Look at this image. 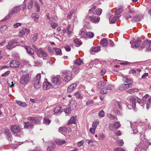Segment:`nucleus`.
<instances>
[{
  "label": "nucleus",
  "mask_w": 151,
  "mask_h": 151,
  "mask_svg": "<svg viewBox=\"0 0 151 151\" xmlns=\"http://www.w3.org/2000/svg\"><path fill=\"white\" fill-rule=\"evenodd\" d=\"M141 140L139 144V147H140L141 149L140 150H145L147 148L149 145L151 144L150 142L148 140L145 139V136L143 135V136L142 137V134H141Z\"/></svg>",
  "instance_id": "1"
},
{
  "label": "nucleus",
  "mask_w": 151,
  "mask_h": 151,
  "mask_svg": "<svg viewBox=\"0 0 151 151\" xmlns=\"http://www.w3.org/2000/svg\"><path fill=\"white\" fill-rule=\"evenodd\" d=\"M61 76L63 81L66 82H68L72 79L71 72L69 71H64L62 73Z\"/></svg>",
  "instance_id": "2"
},
{
  "label": "nucleus",
  "mask_w": 151,
  "mask_h": 151,
  "mask_svg": "<svg viewBox=\"0 0 151 151\" xmlns=\"http://www.w3.org/2000/svg\"><path fill=\"white\" fill-rule=\"evenodd\" d=\"M29 81V74L28 73L23 75L20 79V83L23 85H27Z\"/></svg>",
  "instance_id": "3"
},
{
  "label": "nucleus",
  "mask_w": 151,
  "mask_h": 151,
  "mask_svg": "<svg viewBox=\"0 0 151 151\" xmlns=\"http://www.w3.org/2000/svg\"><path fill=\"white\" fill-rule=\"evenodd\" d=\"M41 77L40 75V74H38L34 80V87L35 88H39L40 87L41 84V83L40 81Z\"/></svg>",
  "instance_id": "4"
},
{
  "label": "nucleus",
  "mask_w": 151,
  "mask_h": 151,
  "mask_svg": "<svg viewBox=\"0 0 151 151\" xmlns=\"http://www.w3.org/2000/svg\"><path fill=\"white\" fill-rule=\"evenodd\" d=\"M19 44V43L17 42L16 40H12L8 42L6 46V48L7 49L10 50L15 47L16 46H18Z\"/></svg>",
  "instance_id": "5"
},
{
  "label": "nucleus",
  "mask_w": 151,
  "mask_h": 151,
  "mask_svg": "<svg viewBox=\"0 0 151 151\" xmlns=\"http://www.w3.org/2000/svg\"><path fill=\"white\" fill-rule=\"evenodd\" d=\"M123 81L124 83H127L126 84L129 88H131L133 85V81L130 78L126 77H123Z\"/></svg>",
  "instance_id": "6"
},
{
  "label": "nucleus",
  "mask_w": 151,
  "mask_h": 151,
  "mask_svg": "<svg viewBox=\"0 0 151 151\" xmlns=\"http://www.w3.org/2000/svg\"><path fill=\"white\" fill-rule=\"evenodd\" d=\"M10 129L14 133H17L21 131V129L18 125L15 124L11 126Z\"/></svg>",
  "instance_id": "7"
},
{
  "label": "nucleus",
  "mask_w": 151,
  "mask_h": 151,
  "mask_svg": "<svg viewBox=\"0 0 151 151\" xmlns=\"http://www.w3.org/2000/svg\"><path fill=\"white\" fill-rule=\"evenodd\" d=\"M141 42L139 40H136L134 42L131 41L130 43L131 44L132 47L133 48L135 47L137 48L139 46H140V44Z\"/></svg>",
  "instance_id": "8"
},
{
  "label": "nucleus",
  "mask_w": 151,
  "mask_h": 151,
  "mask_svg": "<svg viewBox=\"0 0 151 151\" xmlns=\"http://www.w3.org/2000/svg\"><path fill=\"white\" fill-rule=\"evenodd\" d=\"M24 128L31 129L33 127L34 124L33 122H24Z\"/></svg>",
  "instance_id": "9"
},
{
  "label": "nucleus",
  "mask_w": 151,
  "mask_h": 151,
  "mask_svg": "<svg viewBox=\"0 0 151 151\" xmlns=\"http://www.w3.org/2000/svg\"><path fill=\"white\" fill-rule=\"evenodd\" d=\"M24 48L26 50L27 53L29 55L32 56L33 59H35V58L33 55L34 54V50L29 46H25Z\"/></svg>",
  "instance_id": "10"
},
{
  "label": "nucleus",
  "mask_w": 151,
  "mask_h": 151,
  "mask_svg": "<svg viewBox=\"0 0 151 151\" xmlns=\"http://www.w3.org/2000/svg\"><path fill=\"white\" fill-rule=\"evenodd\" d=\"M52 81L55 85H59L61 84L62 81L60 78L57 77H55L52 78Z\"/></svg>",
  "instance_id": "11"
},
{
  "label": "nucleus",
  "mask_w": 151,
  "mask_h": 151,
  "mask_svg": "<svg viewBox=\"0 0 151 151\" xmlns=\"http://www.w3.org/2000/svg\"><path fill=\"white\" fill-rule=\"evenodd\" d=\"M89 18L91 22L94 23H97L100 20V18L97 16H89Z\"/></svg>",
  "instance_id": "12"
},
{
  "label": "nucleus",
  "mask_w": 151,
  "mask_h": 151,
  "mask_svg": "<svg viewBox=\"0 0 151 151\" xmlns=\"http://www.w3.org/2000/svg\"><path fill=\"white\" fill-rule=\"evenodd\" d=\"M73 103L72 105H71V103H70V108H67L65 110V112L67 114H69L70 113L71 111V107H73V108L75 109L76 108V104H75V102L74 101H73Z\"/></svg>",
  "instance_id": "13"
},
{
  "label": "nucleus",
  "mask_w": 151,
  "mask_h": 151,
  "mask_svg": "<svg viewBox=\"0 0 151 151\" xmlns=\"http://www.w3.org/2000/svg\"><path fill=\"white\" fill-rule=\"evenodd\" d=\"M20 9L19 6H17L12 8V11L9 12V14L10 15H12L15 13H17L19 11Z\"/></svg>",
  "instance_id": "14"
},
{
  "label": "nucleus",
  "mask_w": 151,
  "mask_h": 151,
  "mask_svg": "<svg viewBox=\"0 0 151 151\" xmlns=\"http://www.w3.org/2000/svg\"><path fill=\"white\" fill-rule=\"evenodd\" d=\"M19 63L18 61L16 60H12L10 63V66L16 68L19 67Z\"/></svg>",
  "instance_id": "15"
},
{
  "label": "nucleus",
  "mask_w": 151,
  "mask_h": 151,
  "mask_svg": "<svg viewBox=\"0 0 151 151\" xmlns=\"http://www.w3.org/2000/svg\"><path fill=\"white\" fill-rule=\"evenodd\" d=\"M43 88L44 90H46L52 88V86L48 82H45L43 83Z\"/></svg>",
  "instance_id": "16"
},
{
  "label": "nucleus",
  "mask_w": 151,
  "mask_h": 151,
  "mask_svg": "<svg viewBox=\"0 0 151 151\" xmlns=\"http://www.w3.org/2000/svg\"><path fill=\"white\" fill-rule=\"evenodd\" d=\"M77 84L76 83H73L69 86L68 88L67 91L68 93H70L73 90L75 89L77 86Z\"/></svg>",
  "instance_id": "17"
},
{
  "label": "nucleus",
  "mask_w": 151,
  "mask_h": 151,
  "mask_svg": "<svg viewBox=\"0 0 151 151\" xmlns=\"http://www.w3.org/2000/svg\"><path fill=\"white\" fill-rule=\"evenodd\" d=\"M143 18V16L142 15H137L135 16L133 18V20L136 22H138L140 21Z\"/></svg>",
  "instance_id": "18"
},
{
  "label": "nucleus",
  "mask_w": 151,
  "mask_h": 151,
  "mask_svg": "<svg viewBox=\"0 0 151 151\" xmlns=\"http://www.w3.org/2000/svg\"><path fill=\"white\" fill-rule=\"evenodd\" d=\"M63 109H61V107L58 106L55 108L54 110V114L58 115V114H60L63 111Z\"/></svg>",
  "instance_id": "19"
},
{
  "label": "nucleus",
  "mask_w": 151,
  "mask_h": 151,
  "mask_svg": "<svg viewBox=\"0 0 151 151\" xmlns=\"http://www.w3.org/2000/svg\"><path fill=\"white\" fill-rule=\"evenodd\" d=\"M137 102L141 106H143L145 104L146 101L143 98L142 99L137 97Z\"/></svg>",
  "instance_id": "20"
},
{
  "label": "nucleus",
  "mask_w": 151,
  "mask_h": 151,
  "mask_svg": "<svg viewBox=\"0 0 151 151\" xmlns=\"http://www.w3.org/2000/svg\"><path fill=\"white\" fill-rule=\"evenodd\" d=\"M137 97L132 96L130 98V101L132 104V106L134 108L136 107V101H137Z\"/></svg>",
  "instance_id": "21"
},
{
  "label": "nucleus",
  "mask_w": 151,
  "mask_h": 151,
  "mask_svg": "<svg viewBox=\"0 0 151 151\" xmlns=\"http://www.w3.org/2000/svg\"><path fill=\"white\" fill-rule=\"evenodd\" d=\"M148 44V40H146L142 42V44L140 45L139 47L141 49H142L145 47L147 50V46Z\"/></svg>",
  "instance_id": "22"
},
{
  "label": "nucleus",
  "mask_w": 151,
  "mask_h": 151,
  "mask_svg": "<svg viewBox=\"0 0 151 151\" xmlns=\"http://www.w3.org/2000/svg\"><path fill=\"white\" fill-rule=\"evenodd\" d=\"M55 142L57 145L59 146H61L65 143L66 142L64 140L60 139H57L55 140Z\"/></svg>",
  "instance_id": "23"
},
{
  "label": "nucleus",
  "mask_w": 151,
  "mask_h": 151,
  "mask_svg": "<svg viewBox=\"0 0 151 151\" xmlns=\"http://www.w3.org/2000/svg\"><path fill=\"white\" fill-rule=\"evenodd\" d=\"M55 145L54 143H50L47 149V151H55L54 149L55 148Z\"/></svg>",
  "instance_id": "24"
},
{
  "label": "nucleus",
  "mask_w": 151,
  "mask_h": 151,
  "mask_svg": "<svg viewBox=\"0 0 151 151\" xmlns=\"http://www.w3.org/2000/svg\"><path fill=\"white\" fill-rule=\"evenodd\" d=\"M76 116H72L70 118V120L68 123V125H69L72 124H75L76 120Z\"/></svg>",
  "instance_id": "25"
},
{
  "label": "nucleus",
  "mask_w": 151,
  "mask_h": 151,
  "mask_svg": "<svg viewBox=\"0 0 151 151\" xmlns=\"http://www.w3.org/2000/svg\"><path fill=\"white\" fill-rule=\"evenodd\" d=\"M127 86L126 84L125 83L121 84L119 86V89L120 90L122 91L126 90L129 88L128 87H127Z\"/></svg>",
  "instance_id": "26"
},
{
  "label": "nucleus",
  "mask_w": 151,
  "mask_h": 151,
  "mask_svg": "<svg viewBox=\"0 0 151 151\" xmlns=\"http://www.w3.org/2000/svg\"><path fill=\"white\" fill-rule=\"evenodd\" d=\"M106 81L105 80H103L99 81L97 85L100 88H102V87H104L106 85Z\"/></svg>",
  "instance_id": "27"
},
{
  "label": "nucleus",
  "mask_w": 151,
  "mask_h": 151,
  "mask_svg": "<svg viewBox=\"0 0 151 151\" xmlns=\"http://www.w3.org/2000/svg\"><path fill=\"white\" fill-rule=\"evenodd\" d=\"M27 0H24L23 2L24 3L26 1H27ZM28 4L27 5L28 9H31L32 8L33 6V1L32 0H28Z\"/></svg>",
  "instance_id": "28"
},
{
  "label": "nucleus",
  "mask_w": 151,
  "mask_h": 151,
  "mask_svg": "<svg viewBox=\"0 0 151 151\" xmlns=\"http://www.w3.org/2000/svg\"><path fill=\"white\" fill-rule=\"evenodd\" d=\"M51 121L48 118L45 117L43 119V123L46 125H48L50 123Z\"/></svg>",
  "instance_id": "29"
},
{
  "label": "nucleus",
  "mask_w": 151,
  "mask_h": 151,
  "mask_svg": "<svg viewBox=\"0 0 151 151\" xmlns=\"http://www.w3.org/2000/svg\"><path fill=\"white\" fill-rule=\"evenodd\" d=\"M4 134L8 138L10 137L12 134L10 130L7 128H5L4 130Z\"/></svg>",
  "instance_id": "30"
},
{
  "label": "nucleus",
  "mask_w": 151,
  "mask_h": 151,
  "mask_svg": "<svg viewBox=\"0 0 151 151\" xmlns=\"http://www.w3.org/2000/svg\"><path fill=\"white\" fill-rule=\"evenodd\" d=\"M102 12V10L100 8L97 9L96 10L93 12V14L97 15L98 16H100Z\"/></svg>",
  "instance_id": "31"
},
{
  "label": "nucleus",
  "mask_w": 151,
  "mask_h": 151,
  "mask_svg": "<svg viewBox=\"0 0 151 151\" xmlns=\"http://www.w3.org/2000/svg\"><path fill=\"white\" fill-rule=\"evenodd\" d=\"M139 91L138 89L137 88H134L129 89L127 91V92H128L130 94H132L135 92H137Z\"/></svg>",
  "instance_id": "32"
},
{
  "label": "nucleus",
  "mask_w": 151,
  "mask_h": 151,
  "mask_svg": "<svg viewBox=\"0 0 151 151\" xmlns=\"http://www.w3.org/2000/svg\"><path fill=\"white\" fill-rule=\"evenodd\" d=\"M59 129L63 132H68L70 129V128H66L65 127H60L59 128Z\"/></svg>",
  "instance_id": "33"
},
{
  "label": "nucleus",
  "mask_w": 151,
  "mask_h": 151,
  "mask_svg": "<svg viewBox=\"0 0 151 151\" xmlns=\"http://www.w3.org/2000/svg\"><path fill=\"white\" fill-rule=\"evenodd\" d=\"M74 42L76 45H78V46H80L82 44L81 41L78 38L74 39Z\"/></svg>",
  "instance_id": "34"
},
{
  "label": "nucleus",
  "mask_w": 151,
  "mask_h": 151,
  "mask_svg": "<svg viewBox=\"0 0 151 151\" xmlns=\"http://www.w3.org/2000/svg\"><path fill=\"white\" fill-rule=\"evenodd\" d=\"M108 41L105 38H104L103 40H101L100 41V44L103 46H106L107 45Z\"/></svg>",
  "instance_id": "35"
},
{
  "label": "nucleus",
  "mask_w": 151,
  "mask_h": 151,
  "mask_svg": "<svg viewBox=\"0 0 151 151\" xmlns=\"http://www.w3.org/2000/svg\"><path fill=\"white\" fill-rule=\"evenodd\" d=\"M32 18L34 19L35 21H37L39 19L38 16L36 13H32L31 15Z\"/></svg>",
  "instance_id": "36"
},
{
  "label": "nucleus",
  "mask_w": 151,
  "mask_h": 151,
  "mask_svg": "<svg viewBox=\"0 0 151 151\" xmlns=\"http://www.w3.org/2000/svg\"><path fill=\"white\" fill-rule=\"evenodd\" d=\"M17 103L21 107H25L27 106V104L25 102H22L20 101H16Z\"/></svg>",
  "instance_id": "37"
},
{
  "label": "nucleus",
  "mask_w": 151,
  "mask_h": 151,
  "mask_svg": "<svg viewBox=\"0 0 151 151\" xmlns=\"http://www.w3.org/2000/svg\"><path fill=\"white\" fill-rule=\"evenodd\" d=\"M80 69V67L79 66L74 67L73 69V72L75 74H77L79 71Z\"/></svg>",
  "instance_id": "38"
},
{
  "label": "nucleus",
  "mask_w": 151,
  "mask_h": 151,
  "mask_svg": "<svg viewBox=\"0 0 151 151\" xmlns=\"http://www.w3.org/2000/svg\"><path fill=\"white\" fill-rule=\"evenodd\" d=\"M83 63V61L82 60L79 59H76L75 61V64L80 65Z\"/></svg>",
  "instance_id": "39"
},
{
  "label": "nucleus",
  "mask_w": 151,
  "mask_h": 151,
  "mask_svg": "<svg viewBox=\"0 0 151 151\" xmlns=\"http://www.w3.org/2000/svg\"><path fill=\"white\" fill-rule=\"evenodd\" d=\"M100 49V46L97 47H95L91 49V51L93 52H98Z\"/></svg>",
  "instance_id": "40"
},
{
  "label": "nucleus",
  "mask_w": 151,
  "mask_h": 151,
  "mask_svg": "<svg viewBox=\"0 0 151 151\" xmlns=\"http://www.w3.org/2000/svg\"><path fill=\"white\" fill-rule=\"evenodd\" d=\"M86 35L87 36L91 38L93 37L94 35V33L91 32H88L86 33Z\"/></svg>",
  "instance_id": "41"
},
{
  "label": "nucleus",
  "mask_w": 151,
  "mask_h": 151,
  "mask_svg": "<svg viewBox=\"0 0 151 151\" xmlns=\"http://www.w3.org/2000/svg\"><path fill=\"white\" fill-rule=\"evenodd\" d=\"M39 52H40L43 57H46L47 56L46 52L42 49L40 48L39 49Z\"/></svg>",
  "instance_id": "42"
},
{
  "label": "nucleus",
  "mask_w": 151,
  "mask_h": 151,
  "mask_svg": "<svg viewBox=\"0 0 151 151\" xmlns=\"http://www.w3.org/2000/svg\"><path fill=\"white\" fill-rule=\"evenodd\" d=\"M151 97L147 101L146 104V108L147 109H148L150 107L151 105Z\"/></svg>",
  "instance_id": "43"
},
{
  "label": "nucleus",
  "mask_w": 151,
  "mask_h": 151,
  "mask_svg": "<svg viewBox=\"0 0 151 151\" xmlns=\"http://www.w3.org/2000/svg\"><path fill=\"white\" fill-rule=\"evenodd\" d=\"M58 26V24L54 22H52L50 23V26L53 29H55Z\"/></svg>",
  "instance_id": "44"
},
{
  "label": "nucleus",
  "mask_w": 151,
  "mask_h": 151,
  "mask_svg": "<svg viewBox=\"0 0 151 151\" xmlns=\"http://www.w3.org/2000/svg\"><path fill=\"white\" fill-rule=\"evenodd\" d=\"M70 25L69 24V25L67 27V33L68 35H71L72 32V29H70Z\"/></svg>",
  "instance_id": "45"
},
{
  "label": "nucleus",
  "mask_w": 151,
  "mask_h": 151,
  "mask_svg": "<svg viewBox=\"0 0 151 151\" xmlns=\"http://www.w3.org/2000/svg\"><path fill=\"white\" fill-rule=\"evenodd\" d=\"M54 49L55 50L56 54L57 55H60L61 53V50L59 48H54Z\"/></svg>",
  "instance_id": "46"
},
{
  "label": "nucleus",
  "mask_w": 151,
  "mask_h": 151,
  "mask_svg": "<svg viewBox=\"0 0 151 151\" xmlns=\"http://www.w3.org/2000/svg\"><path fill=\"white\" fill-rule=\"evenodd\" d=\"M107 93V90L106 88V87L104 88L100 91V93L101 94H106Z\"/></svg>",
  "instance_id": "47"
},
{
  "label": "nucleus",
  "mask_w": 151,
  "mask_h": 151,
  "mask_svg": "<svg viewBox=\"0 0 151 151\" xmlns=\"http://www.w3.org/2000/svg\"><path fill=\"white\" fill-rule=\"evenodd\" d=\"M147 50L151 51V41L150 40H148V44Z\"/></svg>",
  "instance_id": "48"
},
{
  "label": "nucleus",
  "mask_w": 151,
  "mask_h": 151,
  "mask_svg": "<svg viewBox=\"0 0 151 151\" xmlns=\"http://www.w3.org/2000/svg\"><path fill=\"white\" fill-rule=\"evenodd\" d=\"M127 11L130 14H133L134 13V9L132 8H130L128 9Z\"/></svg>",
  "instance_id": "49"
},
{
  "label": "nucleus",
  "mask_w": 151,
  "mask_h": 151,
  "mask_svg": "<svg viewBox=\"0 0 151 151\" xmlns=\"http://www.w3.org/2000/svg\"><path fill=\"white\" fill-rule=\"evenodd\" d=\"M120 125L119 122H115L113 125L114 128L116 129L120 127Z\"/></svg>",
  "instance_id": "50"
},
{
  "label": "nucleus",
  "mask_w": 151,
  "mask_h": 151,
  "mask_svg": "<svg viewBox=\"0 0 151 151\" xmlns=\"http://www.w3.org/2000/svg\"><path fill=\"white\" fill-rule=\"evenodd\" d=\"M99 121L93 122L92 125L93 127L95 129L99 124Z\"/></svg>",
  "instance_id": "51"
},
{
  "label": "nucleus",
  "mask_w": 151,
  "mask_h": 151,
  "mask_svg": "<svg viewBox=\"0 0 151 151\" xmlns=\"http://www.w3.org/2000/svg\"><path fill=\"white\" fill-rule=\"evenodd\" d=\"M86 32L84 31H81L79 34L81 36L80 37L82 38L85 37V35H86Z\"/></svg>",
  "instance_id": "52"
},
{
  "label": "nucleus",
  "mask_w": 151,
  "mask_h": 151,
  "mask_svg": "<svg viewBox=\"0 0 151 151\" xmlns=\"http://www.w3.org/2000/svg\"><path fill=\"white\" fill-rule=\"evenodd\" d=\"M40 122V120L38 117H35L34 123L35 124H39Z\"/></svg>",
  "instance_id": "53"
},
{
  "label": "nucleus",
  "mask_w": 151,
  "mask_h": 151,
  "mask_svg": "<svg viewBox=\"0 0 151 151\" xmlns=\"http://www.w3.org/2000/svg\"><path fill=\"white\" fill-rule=\"evenodd\" d=\"M99 115L100 117H103L105 115V113L103 110H102L99 113Z\"/></svg>",
  "instance_id": "54"
},
{
  "label": "nucleus",
  "mask_w": 151,
  "mask_h": 151,
  "mask_svg": "<svg viewBox=\"0 0 151 151\" xmlns=\"http://www.w3.org/2000/svg\"><path fill=\"white\" fill-rule=\"evenodd\" d=\"M107 116L109 117L111 119L113 120L115 118V116L110 114H108L107 115Z\"/></svg>",
  "instance_id": "55"
},
{
  "label": "nucleus",
  "mask_w": 151,
  "mask_h": 151,
  "mask_svg": "<svg viewBox=\"0 0 151 151\" xmlns=\"http://www.w3.org/2000/svg\"><path fill=\"white\" fill-rule=\"evenodd\" d=\"M38 35L39 34L38 33H36L35 34L33 35L32 39L34 41H35L37 40Z\"/></svg>",
  "instance_id": "56"
},
{
  "label": "nucleus",
  "mask_w": 151,
  "mask_h": 151,
  "mask_svg": "<svg viewBox=\"0 0 151 151\" xmlns=\"http://www.w3.org/2000/svg\"><path fill=\"white\" fill-rule=\"evenodd\" d=\"M116 143L119 146H122L124 143L122 140H118L116 141Z\"/></svg>",
  "instance_id": "57"
},
{
  "label": "nucleus",
  "mask_w": 151,
  "mask_h": 151,
  "mask_svg": "<svg viewBox=\"0 0 151 151\" xmlns=\"http://www.w3.org/2000/svg\"><path fill=\"white\" fill-rule=\"evenodd\" d=\"M115 104L118 105L120 109H121L122 108V103L121 102L116 101L115 102Z\"/></svg>",
  "instance_id": "58"
},
{
  "label": "nucleus",
  "mask_w": 151,
  "mask_h": 151,
  "mask_svg": "<svg viewBox=\"0 0 151 151\" xmlns=\"http://www.w3.org/2000/svg\"><path fill=\"white\" fill-rule=\"evenodd\" d=\"M118 19V18L115 17H113L111 20V22H110V23H114Z\"/></svg>",
  "instance_id": "59"
},
{
  "label": "nucleus",
  "mask_w": 151,
  "mask_h": 151,
  "mask_svg": "<svg viewBox=\"0 0 151 151\" xmlns=\"http://www.w3.org/2000/svg\"><path fill=\"white\" fill-rule=\"evenodd\" d=\"M12 16V15H10L9 14H9L7 16L5 17L3 19L1 20V21H6V20L7 19H9Z\"/></svg>",
  "instance_id": "60"
},
{
  "label": "nucleus",
  "mask_w": 151,
  "mask_h": 151,
  "mask_svg": "<svg viewBox=\"0 0 151 151\" xmlns=\"http://www.w3.org/2000/svg\"><path fill=\"white\" fill-rule=\"evenodd\" d=\"M10 71H6L4 73L2 74L1 75V76L6 77L8 76L10 73Z\"/></svg>",
  "instance_id": "61"
},
{
  "label": "nucleus",
  "mask_w": 151,
  "mask_h": 151,
  "mask_svg": "<svg viewBox=\"0 0 151 151\" xmlns=\"http://www.w3.org/2000/svg\"><path fill=\"white\" fill-rule=\"evenodd\" d=\"M74 95L76 96L77 98H80L81 99L82 97L81 98V94L79 92H76L75 93Z\"/></svg>",
  "instance_id": "62"
},
{
  "label": "nucleus",
  "mask_w": 151,
  "mask_h": 151,
  "mask_svg": "<svg viewBox=\"0 0 151 151\" xmlns=\"http://www.w3.org/2000/svg\"><path fill=\"white\" fill-rule=\"evenodd\" d=\"M35 6L37 9L38 12H39L40 11V7L39 6L37 2H35Z\"/></svg>",
  "instance_id": "63"
},
{
  "label": "nucleus",
  "mask_w": 151,
  "mask_h": 151,
  "mask_svg": "<svg viewBox=\"0 0 151 151\" xmlns=\"http://www.w3.org/2000/svg\"><path fill=\"white\" fill-rule=\"evenodd\" d=\"M106 88L108 90H111L113 88V86L111 85L107 86L106 87Z\"/></svg>",
  "instance_id": "64"
}]
</instances>
